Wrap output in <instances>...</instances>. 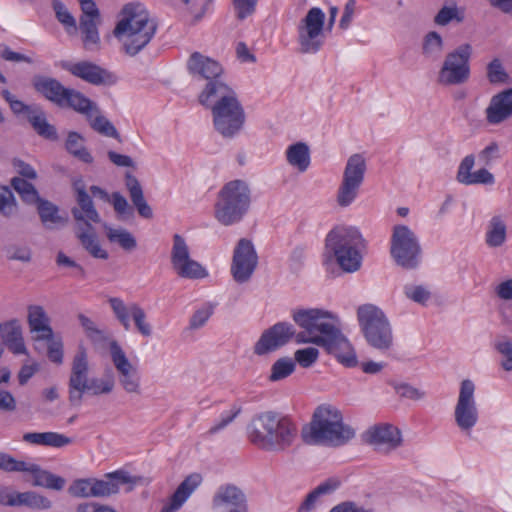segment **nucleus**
I'll use <instances>...</instances> for the list:
<instances>
[{
	"instance_id": "f257e3e1",
	"label": "nucleus",
	"mask_w": 512,
	"mask_h": 512,
	"mask_svg": "<svg viewBox=\"0 0 512 512\" xmlns=\"http://www.w3.org/2000/svg\"><path fill=\"white\" fill-rule=\"evenodd\" d=\"M292 319L301 329L296 332L288 322H278L266 329L254 345V353L262 356L286 345L291 339L297 344L312 343L320 346L338 327L332 315L321 309H297Z\"/></svg>"
},
{
	"instance_id": "f03ea898",
	"label": "nucleus",
	"mask_w": 512,
	"mask_h": 512,
	"mask_svg": "<svg viewBox=\"0 0 512 512\" xmlns=\"http://www.w3.org/2000/svg\"><path fill=\"white\" fill-rule=\"evenodd\" d=\"M201 105L211 109L215 130L231 139L243 129L246 114L237 93L224 82L206 85L198 96Z\"/></svg>"
},
{
	"instance_id": "7ed1b4c3",
	"label": "nucleus",
	"mask_w": 512,
	"mask_h": 512,
	"mask_svg": "<svg viewBox=\"0 0 512 512\" xmlns=\"http://www.w3.org/2000/svg\"><path fill=\"white\" fill-rule=\"evenodd\" d=\"M296 435L295 424L273 411L256 414L247 426L248 440L265 451H284L292 445Z\"/></svg>"
},
{
	"instance_id": "20e7f679",
	"label": "nucleus",
	"mask_w": 512,
	"mask_h": 512,
	"mask_svg": "<svg viewBox=\"0 0 512 512\" xmlns=\"http://www.w3.org/2000/svg\"><path fill=\"white\" fill-rule=\"evenodd\" d=\"M122 18L114 28V36L129 56L137 55L154 37L157 24L139 3H129L122 9Z\"/></svg>"
},
{
	"instance_id": "39448f33",
	"label": "nucleus",
	"mask_w": 512,
	"mask_h": 512,
	"mask_svg": "<svg viewBox=\"0 0 512 512\" xmlns=\"http://www.w3.org/2000/svg\"><path fill=\"white\" fill-rule=\"evenodd\" d=\"M354 435V430L343 423L341 412L331 406H319L310 424L302 430L303 441L310 445L338 447L346 444Z\"/></svg>"
},
{
	"instance_id": "423d86ee",
	"label": "nucleus",
	"mask_w": 512,
	"mask_h": 512,
	"mask_svg": "<svg viewBox=\"0 0 512 512\" xmlns=\"http://www.w3.org/2000/svg\"><path fill=\"white\" fill-rule=\"evenodd\" d=\"M362 246L364 239L353 227H336L326 237L327 252L333 255L340 268L348 273L355 272L361 267Z\"/></svg>"
},
{
	"instance_id": "0eeeda50",
	"label": "nucleus",
	"mask_w": 512,
	"mask_h": 512,
	"mask_svg": "<svg viewBox=\"0 0 512 512\" xmlns=\"http://www.w3.org/2000/svg\"><path fill=\"white\" fill-rule=\"evenodd\" d=\"M251 204V191L243 180L226 183L218 194L215 217L223 225H232L242 220Z\"/></svg>"
},
{
	"instance_id": "6e6552de",
	"label": "nucleus",
	"mask_w": 512,
	"mask_h": 512,
	"mask_svg": "<svg viewBox=\"0 0 512 512\" xmlns=\"http://www.w3.org/2000/svg\"><path fill=\"white\" fill-rule=\"evenodd\" d=\"M357 318L367 343L385 352L393 346L391 324L384 312L373 304H364L357 309Z\"/></svg>"
},
{
	"instance_id": "1a4fd4ad",
	"label": "nucleus",
	"mask_w": 512,
	"mask_h": 512,
	"mask_svg": "<svg viewBox=\"0 0 512 512\" xmlns=\"http://www.w3.org/2000/svg\"><path fill=\"white\" fill-rule=\"evenodd\" d=\"M473 48L464 43L448 52L438 72L437 82L443 86H456L466 83L471 74L470 59Z\"/></svg>"
},
{
	"instance_id": "9d476101",
	"label": "nucleus",
	"mask_w": 512,
	"mask_h": 512,
	"mask_svg": "<svg viewBox=\"0 0 512 512\" xmlns=\"http://www.w3.org/2000/svg\"><path fill=\"white\" fill-rule=\"evenodd\" d=\"M391 255L395 262L404 269L418 267L422 249L418 237L408 226H394L391 237Z\"/></svg>"
},
{
	"instance_id": "9b49d317",
	"label": "nucleus",
	"mask_w": 512,
	"mask_h": 512,
	"mask_svg": "<svg viewBox=\"0 0 512 512\" xmlns=\"http://www.w3.org/2000/svg\"><path fill=\"white\" fill-rule=\"evenodd\" d=\"M366 172V161L360 154L349 157L338 189L337 203L341 207L349 206L357 197Z\"/></svg>"
},
{
	"instance_id": "f8f14e48",
	"label": "nucleus",
	"mask_w": 512,
	"mask_h": 512,
	"mask_svg": "<svg viewBox=\"0 0 512 512\" xmlns=\"http://www.w3.org/2000/svg\"><path fill=\"white\" fill-rule=\"evenodd\" d=\"M325 14L318 8H311L298 27L300 51L316 53L323 44V26Z\"/></svg>"
},
{
	"instance_id": "ddd939ff",
	"label": "nucleus",
	"mask_w": 512,
	"mask_h": 512,
	"mask_svg": "<svg viewBox=\"0 0 512 512\" xmlns=\"http://www.w3.org/2000/svg\"><path fill=\"white\" fill-rule=\"evenodd\" d=\"M90 379L87 351L80 346L73 357L68 380V400L71 406L81 405L83 395L87 393Z\"/></svg>"
},
{
	"instance_id": "4468645a",
	"label": "nucleus",
	"mask_w": 512,
	"mask_h": 512,
	"mask_svg": "<svg viewBox=\"0 0 512 512\" xmlns=\"http://www.w3.org/2000/svg\"><path fill=\"white\" fill-rule=\"evenodd\" d=\"M258 264V256L252 242L246 238L238 241L232 258L231 273L237 283L247 282Z\"/></svg>"
},
{
	"instance_id": "2eb2a0df",
	"label": "nucleus",
	"mask_w": 512,
	"mask_h": 512,
	"mask_svg": "<svg viewBox=\"0 0 512 512\" xmlns=\"http://www.w3.org/2000/svg\"><path fill=\"white\" fill-rule=\"evenodd\" d=\"M110 356L118 372V380L122 388L129 394H140V376L137 368L127 358L117 341L110 343Z\"/></svg>"
},
{
	"instance_id": "dca6fc26",
	"label": "nucleus",
	"mask_w": 512,
	"mask_h": 512,
	"mask_svg": "<svg viewBox=\"0 0 512 512\" xmlns=\"http://www.w3.org/2000/svg\"><path fill=\"white\" fill-rule=\"evenodd\" d=\"M474 392L475 385L470 379H465L461 382L454 415L458 427L463 431L472 429L478 420Z\"/></svg>"
},
{
	"instance_id": "f3484780",
	"label": "nucleus",
	"mask_w": 512,
	"mask_h": 512,
	"mask_svg": "<svg viewBox=\"0 0 512 512\" xmlns=\"http://www.w3.org/2000/svg\"><path fill=\"white\" fill-rule=\"evenodd\" d=\"M320 347H323L328 354L333 355L345 367L352 368L358 365L355 349L339 327L322 342Z\"/></svg>"
},
{
	"instance_id": "a211bd4d",
	"label": "nucleus",
	"mask_w": 512,
	"mask_h": 512,
	"mask_svg": "<svg viewBox=\"0 0 512 512\" xmlns=\"http://www.w3.org/2000/svg\"><path fill=\"white\" fill-rule=\"evenodd\" d=\"M212 509L213 511L248 512L246 495L235 485H222L213 496Z\"/></svg>"
},
{
	"instance_id": "6ab92c4d",
	"label": "nucleus",
	"mask_w": 512,
	"mask_h": 512,
	"mask_svg": "<svg viewBox=\"0 0 512 512\" xmlns=\"http://www.w3.org/2000/svg\"><path fill=\"white\" fill-rule=\"evenodd\" d=\"M77 206L71 212L78 224V231L81 227L92 229L91 223H100L101 217L97 212L92 198L87 194L83 186L75 184Z\"/></svg>"
},
{
	"instance_id": "aec40b11",
	"label": "nucleus",
	"mask_w": 512,
	"mask_h": 512,
	"mask_svg": "<svg viewBox=\"0 0 512 512\" xmlns=\"http://www.w3.org/2000/svg\"><path fill=\"white\" fill-rule=\"evenodd\" d=\"M136 478L124 470H117L105 474L103 479L94 478V498H106L119 492L122 485H129L128 491L132 490Z\"/></svg>"
},
{
	"instance_id": "412c9836",
	"label": "nucleus",
	"mask_w": 512,
	"mask_h": 512,
	"mask_svg": "<svg viewBox=\"0 0 512 512\" xmlns=\"http://www.w3.org/2000/svg\"><path fill=\"white\" fill-rule=\"evenodd\" d=\"M485 116L491 125H498L512 117V88L492 96L485 109Z\"/></svg>"
},
{
	"instance_id": "4be33fe9",
	"label": "nucleus",
	"mask_w": 512,
	"mask_h": 512,
	"mask_svg": "<svg viewBox=\"0 0 512 512\" xmlns=\"http://www.w3.org/2000/svg\"><path fill=\"white\" fill-rule=\"evenodd\" d=\"M62 68L93 85H102L107 83L110 74L100 66L90 61H80L77 63L63 62Z\"/></svg>"
},
{
	"instance_id": "5701e85b",
	"label": "nucleus",
	"mask_w": 512,
	"mask_h": 512,
	"mask_svg": "<svg viewBox=\"0 0 512 512\" xmlns=\"http://www.w3.org/2000/svg\"><path fill=\"white\" fill-rule=\"evenodd\" d=\"M32 86L45 99L59 107H63V101L69 88L64 87L57 79L49 76L35 75L32 79Z\"/></svg>"
},
{
	"instance_id": "b1692460",
	"label": "nucleus",
	"mask_w": 512,
	"mask_h": 512,
	"mask_svg": "<svg viewBox=\"0 0 512 512\" xmlns=\"http://www.w3.org/2000/svg\"><path fill=\"white\" fill-rule=\"evenodd\" d=\"M171 264L179 277L192 278V260L190 259L189 247L179 234L173 236Z\"/></svg>"
},
{
	"instance_id": "393cba45",
	"label": "nucleus",
	"mask_w": 512,
	"mask_h": 512,
	"mask_svg": "<svg viewBox=\"0 0 512 512\" xmlns=\"http://www.w3.org/2000/svg\"><path fill=\"white\" fill-rule=\"evenodd\" d=\"M0 337L7 348L14 354H27L23 339L22 326L17 319L0 323Z\"/></svg>"
},
{
	"instance_id": "a878e982",
	"label": "nucleus",
	"mask_w": 512,
	"mask_h": 512,
	"mask_svg": "<svg viewBox=\"0 0 512 512\" xmlns=\"http://www.w3.org/2000/svg\"><path fill=\"white\" fill-rule=\"evenodd\" d=\"M366 436L368 443L378 447L395 449L401 444L400 431L391 424L376 425L367 431Z\"/></svg>"
},
{
	"instance_id": "bb28decb",
	"label": "nucleus",
	"mask_w": 512,
	"mask_h": 512,
	"mask_svg": "<svg viewBox=\"0 0 512 512\" xmlns=\"http://www.w3.org/2000/svg\"><path fill=\"white\" fill-rule=\"evenodd\" d=\"M28 325L31 333H35V340L50 341L53 338V330L49 325V317L43 307L30 305L28 307Z\"/></svg>"
},
{
	"instance_id": "cd10ccee",
	"label": "nucleus",
	"mask_w": 512,
	"mask_h": 512,
	"mask_svg": "<svg viewBox=\"0 0 512 512\" xmlns=\"http://www.w3.org/2000/svg\"><path fill=\"white\" fill-rule=\"evenodd\" d=\"M125 185L138 214L145 219H151L153 217V211L144 198L143 189L138 179L131 173H126Z\"/></svg>"
},
{
	"instance_id": "c85d7f7f",
	"label": "nucleus",
	"mask_w": 512,
	"mask_h": 512,
	"mask_svg": "<svg viewBox=\"0 0 512 512\" xmlns=\"http://www.w3.org/2000/svg\"><path fill=\"white\" fill-rule=\"evenodd\" d=\"M63 107L71 108L85 115L87 119H91L94 114L99 112V108L95 102L91 101L81 92L71 88H69L64 98Z\"/></svg>"
},
{
	"instance_id": "c756f323",
	"label": "nucleus",
	"mask_w": 512,
	"mask_h": 512,
	"mask_svg": "<svg viewBox=\"0 0 512 512\" xmlns=\"http://www.w3.org/2000/svg\"><path fill=\"white\" fill-rule=\"evenodd\" d=\"M194 74H197L201 79L207 80L206 85L212 82H222L219 79L222 74L221 65L217 61L197 52H194Z\"/></svg>"
},
{
	"instance_id": "7c9ffc66",
	"label": "nucleus",
	"mask_w": 512,
	"mask_h": 512,
	"mask_svg": "<svg viewBox=\"0 0 512 512\" xmlns=\"http://www.w3.org/2000/svg\"><path fill=\"white\" fill-rule=\"evenodd\" d=\"M23 472L31 473L33 485L41 486L53 490H62L65 485V479L41 469L36 464L26 463V469Z\"/></svg>"
},
{
	"instance_id": "2f4dec72",
	"label": "nucleus",
	"mask_w": 512,
	"mask_h": 512,
	"mask_svg": "<svg viewBox=\"0 0 512 512\" xmlns=\"http://www.w3.org/2000/svg\"><path fill=\"white\" fill-rule=\"evenodd\" d=\"M100 20L90 18H80L79 29L82 34L83 47L87 51H98L100 49V36L98 32V24Z\"/></svg>"
},
{
	"instance_id": "473e14b6",
	"label": "nucleus",
	"mask_w": 512,
	"mask_h": 512,
	"mask_svg": "<svg viewBox=\"0 0 512 512\" xmlns=\"http://www.w3.org/2000/svg\"><path fill=\"white\" fill-rule=\"evenodd\" d=\"M27 119L39 136L49 140L58 138L56 128L48 123L46 113L41 106L37 105Z\"/></svg>"
},
{
	"instance_id": "72a5a7b5",
	"label": "nucleus",
	"mask_w": 512,
	"mask_h": 512,
	"mask_svg": "<svg viewBox=\"0 0 512 512\" xmlns=\"http://www.w3.org/2000/svg\"><path fill=\"white\" fill-rule=\"evenodd\" d=\"M340 486V481L335 478L327 479L313 489L304 499L298 512H311L316 505L318 498L322 495L330 494Z\"/></svg>"
},
{
	"instance_id": "f704fd0d",
	"label": "nucleus",
	"mask_w": 512,
	"mask_h": 512,
	"mask_svg": "<svg viewBox=\"0 0 512 512\" xmlns=\"http://www.w3.org/2000/svg\"><path fill=\"white\" fill-rule=\"evenodd\" d=\"M287 162L300 172L307 170L310 164V151L307 144L297 142L290 145L286 150Z\"/></svg>"
},
{
	"instance_id": "c9c22d12",
	"label": "nucleus",
	"mask_w": 512,
	"mask_h": 512,
	"mask_svg": "<svg viewBox=\"0 0 512 512\" xmlns=\"http://www.w3.org/2000/svg\"><path fill=\"white\" fill-rule=\"evenodd\" d=\"M77 237L83 248L94 258L107 260L109 257L108 252L103 249L97 239L96 234L92 229L80 228L77 231Z\"/></svg>"
},
{
	"instance_id": "e433bc0d",
	"label": "nucleus",
	"mask_w": 512,
	"mask_h": 512,
	"mask_svg": "<svg viewBox=\"0 0 512 512\" xmlns=\"http://www.w3.org/2000/svg\"><path fill=\"white\" fill-rule=\"evenodd\" d=\"M105 234L111 244H117L125 251H133L137 247L136 238L125 228H113L104 224Z\"/></svg>"
},
{
	"instance_id": "4c0bfd02",
	"label": "nucleus",
	"mask_w": 512,
	"mask_h": 512,
	"mask_svg": "<svg viewBox=\"0 0 512 512\" xmlns=\"http://www.w3.org/2000/svg\"><path fill=\"white\" fill-rule=\"evenodd\" d=\"M444 51V41L442 36L436 31L428 32L422 43L423 56L431 61H437L441 58Z\"/></svg>"
},
{
	"instance_id": "58836bf2",
	"label": "nucleus",
	"mask_w": 512,
	"mask_h": 512,
	"mask_svg": "<svg viewBox=\"0 0 512 512\" xmlns=\"http://www.w3.org/2000/svg\"><path fill=\"white\" fill-rule=\"evenodd\" d=\"M8 505H25L33 509L47 510L51 508L52 503L44 496L38 495L34 492H25L18 493L16 498H9Z\"/></svg>"
},
{
	"instance_id": "ea45409f",
	"label": "nucleus",
	"mask_w": 512,
	"mask_h": 512,
	"mask_svg": "<svg viewBox=\"0 0 512 512\" xmlns=\"http://www.w3.org/2000/svg\"><path fill=\"white\" fill-rule=\"evenodd\" d=\"M192 493V475H188L184 481L179 485L176 491L170 498V501L166 503L160 512H175L177 511L184 502L188 499Z\"/></svg>"
},
{
	"instance_id": "a19ab883",
	"label": "nucleus",
	"mask_w": 512,
	"mask_h": 512,
	"mask_svg": "<svg viewBox=\"0 0 512 512\" xmlns=\"http://www.w3.org/2000/svg\"><path fill=\"white\" fill-rule=\"evenodd\" d=\"M37 205V211L43 225L49 229L53 228L59 223H64L63 218L58 214V207L50 201L40 198L35 201Z\"/></svg>"
},
{
	"instance_id": "79ce46f5",
	"label": "nucleus",
	"mask_w": 512,
	"mask_h": 512,
	"mask_svg": "<svg viewBox=\"0 0 512 512\" xmlns=\"http://www.w3.org/2000/svg\"><path fill=\"white\" fill-rule=\"evenodd\" d=\"M65 147L67 151L85 163H92L93 157L84 147V138L77 132H69Z\"/></svg>"
},
{
	"instance_id": "37998d69",
	"label": "nucleus",
	"mask_w": 512,
	"mask_h": 512,
	"mask_svg": "<svg viewBox=\"0 0 512 512\" xmlns=\"http://www.w3.org/2000/svg\"><path fill=\"white\" fill-rule=\"evenodd\" d=\"M506 239V225L499 216H494L486 233V243L490 247L501 246Z\"/></svg>"
},
{
	"instance_id": "c03bdc74",
	"label": "nucleus",
	"mask_w": 512,
	"mask_h": 512,
	"mask_svg": "<svg viewBox=\"0 0 512 512\" xmlns=\"http://www.w3.org/2000/svg\"><path fill=\"white\" fill-rule=\"evenodd\" d=\"M109 304L116 319L120 322V324L124 327L125 330H129L130 317L132 316V307L139 306V304L134 302L126 304L122 299L118 297L110 298Z\"/></svg>"
},
{
	"instance_id": "a18cd8bd",
	"label": "nucleus",
	"mask_w": 512,
	"mask_h": 512,
	"mask_svg": "<svg viewBox=\"0 0 512 512\" xmlns=\"http://www.w3.org/2000/svg\"><path fill=\"white\" fill-rule=\"evenodd\" d=\"M11 185L25 203L34 204L35 201L40 200L34 185L29 183L26 179L14 177L11 180Z\"/></svg>"
},
{
	"instance_id": "49530a36",
	"label": "nucleus",
	"mask_w": 512,
	"mask_h": 512,
	"mask_svg": "<svg viewBox=\"0 0 512 512\" xmlns=\"http://www.w3.org/2000/svg\"><path fill=\"white\" fill-rule=\"evenodd\" d=\"M52 8L56 19L64 26L67 33L77 31L76 20L61 0H52Z\"/></svg>"
},
{
	"instance_id": "de8ad7c7",
	"label": "nucleus",
	"mask_w": 512,
	"mask_h": 512,
	"mask_svg": "<svg viewBox=\"0 0 512 512\" xmlns=\"http://www.w3.org/2000/svg\"><path fill=\"white\" fill-rule=\"evenodd\" d=\"M295 366V361L289 357L278 359L271 367L269 380L275 382L288 377L294 372Z\"/></svg>"
},
{
	"instance_id": "09e8293b",
	"label": "nucleus",
	"mask_w": 512,
	"mask_h": 512,
	"mask_svg": "<svg viewBox=\"0 0 512 512\" xmlns=\"http://www.w3.org/2000/svg\"><path fill=\"white\" fill-rule=\"evenodd\" d=\"M453 20L458 23L464 21L463 10H459L455 4L453 6H443L434 17V23L439 26H446Z\"/></svg>"
},
{
	"instance_id": "8fccbe9b",
	"label": "nucleus",
	"mask_w": 512,
	"mask_h": 512,
	"mask_svg": "<svg viewBox=\"0 0 512 512\" xmlns=\"http://www.w3.org/2000/svg\"><path fill=\"white\" fill-rule=\"evenodd\" d=\"M88 120L91 127L98 133L120 140V135L114 125L106 117L100 115V111Z\"/></svg>"
},
{
	"instance_id": "3c124183",
	"label": "nucleus",
	"mask_w": 512,
	"mask_h": 512,
	"mask_svg": "<svg viewBox=\"0 0 512 512\" xmlns=\"http://www.w3.org/2000/svg\"><path fill=\"white\" fill-rule=\"evenodd\" d=\"M68 492L77 498H94V478L73 481L68 488Z\"/></svg>"
},
{
	"instance_id": "603ef678",
	"label": "nucleus",
	"mask_w": 512,
	"mask_h": 512,
	"mask_svg": "<svg viewBox=\"0 0 512 512\" xmlns=\"http://www.w3.org/2000/svg\"><path fill=\"white\" fill-rule=\"evenodd\" d=\"M115 381L112 375H107L105 378H91L88 384L87 393L92 395L109 394L113 391Z\"/></svg>"
},
{
	"instance_id": "864d4df0",
	"label": "nucleus",
	"mask_w": 512,
	"mask_h": 512,
	"mask_svg": "<svg viewBox=\"0 0 512 512\" xmlns=\"http://www.w3.org/2000/svg\"><path fill=\"white\" fill-rule=\"evenodd\" d=\"M487 78L491 84L507 83L509 75L500 59L495 58L487 65Z\"/></svg>"
},
{
	"instance_id": "5fc2aeb1",
	"label": "nucleus",
	"mask_w": 512,
	"mask_h": 512,
	"mask_svg": "<svg viewBox=\"0 0 512 512\" xmlns=\"http://www.w3.org/2000/svg\"><path fill=\"white\" fill-rule=\"evenodd\" d=\"M17 208L16 199L7 186H0V213L5 217H11Z\"/></svg>"
},
{
	"instance_id": "6e6d98bb",
	"label": "nucleus",
	"mask_w": 512,
	"mask_h": 512,
	"mask_svg": "<svg viewBox=\"0 0 512 512\" xmlns=\"http://www.w3.org/2000/svg\"><path fill=\"white\" fill-rule=\"evenodd\" d=\"M241 411L242 408L240 406L233 405L229 411L222 413L220 419L209 428L206 434L212 435L223 430L234 421V419L241 413Z\"/></svg>"
},
{
	"instance_id": "4d7b16f0",
	"label": "nucleus",
	"mask_w": 512,
	"mask_h": 512,
	"mask_svg": "<svg viewBox=\"0 0 512 512\" xmlns=\"http://www.w3.org/2000/svg\"><path fill=\"white\" fill-rule=\"evenodd\" d=\"M319 357V350L315 347L298 349L294 353L295 362L303 368L311 367Z\"/></svg>"
},
{
	"instance_id": "13d9d810",
	"label": "nucleus",
	"mask_w": 512,
	"mask_h": 512,
	"mask_svg": "<svg viewBox=\"0 0 512 512\" xmlns=\"http://www.w3.org/2000/svg\"><path fill=\"white\" fill-rule=\"evenodd\" d=\"M79 322L83 327L87 337L93 342H101L105 339L104 332L98 329L96 323L85 316L84 314L78 315Z\"/></svg>"
},
{
	"instance_id": "bf43d9fd",
	"label": "nucleus",
	"mask_w": 512,
	"mask_h": 512,
	"mask_svg": "<svg viewBox=\"0 0 512 512\" xmlns=\"http://www.w3.org/2000/svg\"><path fill=\"white\" fill-rule=\"evenodd\" d=\"M135 326L139 333L143 335L144 337H150L152 334V327L151 325L146 321V313L142 307L139 306H133L132 307V316Z\"/></svg>"
},
{
	"instance_id": "052dcab7",
	"label": "nucleus",
	"mask_w": 512,
	"mask_h": 512,
	"mask_svg": "<svg viewBox=\"0 0 512 512\" xmlns=\"http://www.w3.org/2000/svg\"><path fill=\"white\" fill-rule=\"evenodd\" d=\"M475 164V157L474 155L470 154L463 158L461 161L458 171H457V180L461 184L467 185L469 183V180L472 176V169Z\"/></svg>"
},
{
	"instance_id": "680f3d73",
	"label": "nucleus",
	"mask_w": 512,
	"mask_h": 512,
	"mask_svg": "<svg viewBox=\"0 0 512 512\" xmlns=\"http://www.w3.org/2000/svg\"><path fill=\"white\" fill-rule=\"evenodd\" d=\"M404 293L409 299L422 305H424L431 296L430 292L421 285H406L404 287Z\"/></svg>"
},
{
	"instance_id": "e2e57ef3",
	"label": "nucleus",
	"mask_w": 512,
	"mask_h": 512,
	"mask_svg": "<svg viewBox=\"0 0 512 512\" xmlns=\"http://www.w3.org/2000/svg\"><path fill=\"white\" fill-rule=\"evenodd\" d=\"M501 157L500 147L497 142H490L483 150L478 154L479 161L484 166H489L493 161Z\"/></svg>"
},
{
	"instance_id": "0e129e2a",
	"label": "nucleus",
	"mask_w": 512,
	"mask_h": 512,
	"mask_svg": "<svg viewBox=\"0 0 512 512\" xmlns=\"http://www.w3.org/2000/svg\"><path fill=\"white\" fill-rule=\"evenodd\" d=\"M257 2L258 0H233L237 19L244 20L252 15L256 10Z\"/></svg>"
},
{
	"instance_id": "69168bd1",
	"label": "nucleus",
	"mask_w": 512,
	"mask_h": 512,
	"mask_svg": "<svg viewBox=\"0 0 512 512\" xmlns=\"http://www.w3.org/2000/svg\"><path fill=\"white\" fill-rule=\"evenodd\" d=\"M496 350L504 357L501 362V366L506 371L512 370V343L504 339L502 341H498L495 344Z\"/></svg>"
},
{
	"instance_id": "338daca9",
	"label": "nucleus",
	"mask_w": 512,
	"mask_h": 512,
	"mask_svg": "<svg viewBox=\"0 0 512 512\" xmlns=\"http://www.w3.org/2000/svg\"><path fill=\"white\" fill-rule=\"evenodd\" d=\"M0 469L6 472H22L26 469V462L0 452Z\"/></svg>"
},
{
	"instance_id": "774afa93",
	"label": "nucleus",
	"mask_w": 512,
	"mask_h": 512,
	"mask_svg": "<svg viewBox=\"0 0 512 512\" xmlns=\"http://www.w3.org/2000/svg\"><path fill=\"white\" fill-rule=\"evenodd\" d=\"M329 512H374V510L358 505L354 501H344L335 505Z\"/></svg>"
}]
</instances>
